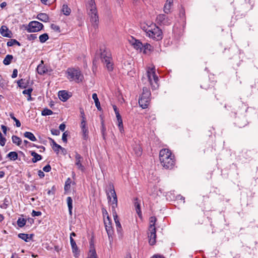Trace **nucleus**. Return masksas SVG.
Segmentation results:
<instances>
[{
  "instance_id": "e433bc0d",
  "label": "nucleus",
  "mask_w": 258,
  "mask_h": 258,
  "mask_svg": "<svg viewBox=\"0 0 258 258\" xmlns=\"http://www.w3.org/2000/svg\"><path fill=\"white\" fill-rule=\"evenodd\" d=\"M53 114V111L47 108H44L42 111H41V115L42 116H46V115H50Z\"/></svg>"
},
{
  "instance_id": "a878e982",
  "label": "nucleus",
  "mask_w": 258,
  "mask_h": 258,
  "mask_svg": "<svg viewBox=\"0 0 258 258\" xmlns=\"http://www.w3.org/2000/svg\"><path fill=\"white\" fill-rule=\"evenodd\" d=\"M61 11L64 15L69 16L71 14V9L67 4H63L62 6Z\"/></svg>"
},
{
  "instance_id": "4be33fe9",
  "label": "nucleus",
  "mask_w": 258,
  "mask_h": 258,
  "mask_svg": "<svg viewBox=\"0 0 258 258\" xmlns=\"http://www.w3.org/2000/svg\"><path fill=\"white\" fill-rule=\"evenodd\" d=\"M70 243L72 248L73 252L75 253H77L79 252V249L75 240L73 238V237H70Z\"/></svg>"
},
{
  "instance_id": "f8f14e48",
  "label": "nucleus",
  "mask_w": 258,
  "mask_h": 258,
  "mask_svg": "<svg viewBox=\"0 0 258 258\" xmlns=\"http://www.w3.org/2000/svg\"><path fill=\"white\" fill-rule=\"evenodd\" d=\"M148 230L149 243L150 245H154L156 242V229H153V227H151V229H148Z\"/></svg>"
},
{
  "instance_id": "3c124183",
  "label": "nucleus",
  "mask_w": 258,
  "mask_h": 258,
  "mask_svg": "<svg viewBox=\"0 0 258 258\" xmlns=\"http://www.w3.org/2000/svg\"><path fill=\"white\" fill-rule=\"evenodd\" d=\"M68 135L67 132H65L62 134V140L64 143H66L67 142V137Z\"/></svg>"
},
{
  "instance_id": "4d7b16f0",
  "label": "nucleus",
  "mask_w": 258,
  "mask_h": 258,
  "mask_svg": "<svg viewBox=\"0 0 258 258\" xmlns=\"http://www.w3.org/2000/svg\"><path fill=\"white\" fill-rule=\"evenodd\" d=\"M0 138H1L0 145L2 146H4L6 144V139L3 137H0Z\"/></svg>"
},
{
  "instance_id": "7c9ffc66",
  "label": "nucleus",
  "mask_w": 258,
  "mask_h": 258,
  "mask_svg": "<svg viewBox=\"0 0 258 258\" xmlns=\"http://www.w3.org/2000/svg\"><path fill=\"white\" fill-rule=\"evenodd\" d=\"M13 59V56L11 54H8L6 55L3 60V63L5 65H9Z\"/></svg>"
},
{
  "instance_id": "9b49d317",
  "label": "nucleus",
  "mask_w": 258,
  "mask_h": 258,
  "mask_svg": "<svg viewBox=\"0 0 258 258\" xmlns=\"http://www.w3.org/2000/svg\"><path fill=\"white\" fill-rule=\"evenodd\" d=\"M172 18H169L165 14L158 15L156 19V23L160 25L168 26L171 24Z\"/></svg>"
},
{
  "instance_id": "58836bf2",
  "label": "nucleus",
  "mask_w": 258,
  "mask_h": 258,
  "mask_svg": "<svg viewBox=\"0 0 258 258\" xmlns=\"http://www.w3.org/2000/svg\"><path fill=\"white\" fill-rule=\"evenodd\" d=\"M9 205V198L6 197L4 200V203L1 205V208L3 209H7Z\"/></svg>"
},
{
  "instance_id": "b1692460",
  "label": "nucleus",
  "mask_w": 258,
  "mask_h": 258,
  "mask_svg": "<svg viewBox=\"0 0 258 258\" xmlns=\"http://www.w3.org/2000/svg\"><path fill=\"white\" fill-rule=\"evenodd\" d=\"M92 98L94 100L95 106L98 109V110H101V107L100 106V103L96 93H93L92 94Z\"/></svg>"
},
{
  "instance_id": "6e6552de",
  "label": "nucleus",
  "mask_w": 258,
  "mask_h": 258,
  "mask_svg": "<svg viewBox=\"0 0 258 258\" xmlns=\"http://www.w3.org/2000/svg\"><path fill=\"white\" fill-rule=\"evenodd\" d=\"M68 78L70 81H75L76 83L81 82L84 76L79 70L69 69L67 71Z\"/></svg>"
},
{
  "instance_id": "aec40b11",
  "label": "nucleus",
  "mask_w": 258,
  "mask_h": 258,
  "mask_svg": "<svg viewBox=\"0 0 258 258\" xmlns=\"http://www.w3.org/2000/svg\"><path fill=\"white\" fill-rule=\"evenodd\" d=\"M36 18L39 20L43 22H47L49 21V17L46 13H39L37 15Z\"/></svg>"
},
{
  "instance_id": "37998d69",
  "label": "nucleus",
  "mask_w": 258,
  "mask_h": 258,
  "mask_svg": "<svg viewBox=\"0 0 258 258\" xmlns=\"http://www.w3.org/2000/svg\"><path fill=\"white\" fill-rule=\"evenodd\" d=\"M71 179H70V178H68L65 182L64 187V189L66 191L70 189V187H71Z\"/></svg>"
},
{
  "instance_id": "5fc2aeb1",
  "label": "nucleus",
  "mask_w": 258,
  "mask_h": 258,
  "mask_svg": "<svg viewBox=\"0 0 258 258\" xmlns=\"http://www.w3.org/2000/svg\"><path fill=\"white\" fill-rule=\"evenodd\" d=\"M57 148L60 149V150L61 151V154L62 155H66L67 154V150L65 148L62 147L60 145H59Z\"/></svg>"
},
{
  "instance_id": "f704fd0d",
  "label": "nucleus",
  "mask_w": 258,
  "mask_h": 258,
  "mask_svg": "<svg viewBox=\"0 0 258 258\" xmlns=\"http://www.w3.org/2000/svg\"><path fill=\"white\" fill-rule=\"evenodd\" d=\"M156 221H157V219L155 217H151L150 218V226L149 227V229H151V227H153V228L156 229L155 225Z\"/></svg>"
},
{
  "instance_id": "79ce46f5",
  "label": "nucleus",
  "mask_w": 258,
  "mask_h": 258,
  "mask_svg": "<svg viewBox=\"0 0 258 258\" xmlns=\"http://www.w3.org/2000/svg\"><path fill=\"white\" fill-rule=\"evenodd\" d=\"M89 258H97L96 250L94 247L91 248L89 251Z\"/></svg>"
},
{
  "instance_id": "473e14b6",
  "label": "nucleus",
  "mask_w": 258,
  "mask_h": 258,
  "mask_svg": "<svg viewBox=\"0 0 258 258\" xmlns=\"http://www.w3.org/2000/svg\"><path fill=\"white\" fill-rule=\"evenodd\" d=\"M39 39L40 42L42 43H43L49 39V36L47 33H44L39 36Z\"/></svg>"
},
{
  "instance_id": "5701e85b",
  "label": "nucleus",
  "mask_w": 258,
  "mask_h": 258,
  "mask_svg": "<svg viewBox=\"0 0 258 258\" xmlns=\"http://www.w3.org/2000/svg\"><path fill=\"white\" fill-rule=\"evenodd\" d=\"M17 83L18 86L20 88H22V89L26 88L28 87V84H29V82L28 81L26 82H25L24 80H23V79H21L18 80L17 82Z\"/></svg>"
},
{
  "instance_id": "cd10ccee",
  "label": "nucleus",
  "mask_w": 258,
  "mask_h": 258,
  "mask_svg": "<svg viewBox=\"0 0 258 258\" xmlns=\"http://www.w3.org/2000/svg\"><path fill=\"white\" fill-rule=\"evenodd\" d=\"M24 136L25 138H28L31 141L34 142V141H36L37 140V139H36V137H35V136L34 135V134L33 133H32L31 132H26L24 134Z\"/></svg>"
},
{
  "instance_id": "49530a36",
  "label": "nucleus",
  "mask_w": 258,
  "mask_h": 258,
  "mask_svg": "<svg viewBox=\"0 0 258 258\" xmlns=\"http://www.w3.org/2000/svg\"><path fill=\"white\" fill-rule=\"evenodd\" d=\"M118 126L119 131L121 133H122V132L124 131V130H123V122H122V120L118 121Z\"/></svg>"
},
{
  "instance_id": "09e8293b",
  "label": "nucleus",
  "mask_w": 258,
  "mask_h": 258,
  "mask_svg": "<svg viewBox=\"0 0 258 258\" xmlns=\"http://www.w3.org/2000/svg\"><path fill=\"white\" fill-rule=\"evenodd\" d=\"M142 29L145 31L146 32V33H147V35H148V31H147V30H150L151 28V25H145V26H142Z\"/></svg>"
},
{
  "instance_id": "13d9d810",
  "label": "nucleus",
  "mask_w": 258,
  "mask_h": 258,
  "mask_svg": "<svg viewBox=\"0 0 258 258\" xmlns=\"http://www.w3.org/2000/svg\"><path fill=\"white\" fill-rule=\"evenodd\" d=\"M49 140L50 141V143L52 144V146H54L55 147H58V146L59 145L57 144L55 141L52 139V138H48Z\"/></svg>"
},
{
  "instance_id": "e2e57ef3",
  "label": "nucleus",
  "mask_w": 258,
  "mask_h": 258,
  "mask_svg": "<svg viewBox=\"0 0 258 258\" xmlns=\"http://www.w3.org/2000/svg\"><path fill=\"white\" fill-rule=\"evenodd\" d=\"M38 176L41 178L44 177L45 176L44 173L43 172V171H41V170H39L38 171Z\"/></svg>"
},
{
  "instance_id": "c03bdc74",
  "label": "nucleus",
  "mask_w": 258,
  "mask_h": 258,
  "mask_svg": "<svg viewBox=\"0 0 258 258\" xmlns=\"http://www.w3.org/2000/svg\"><path fill=\"white\" fill-rule=\"evenodd\" d=\"M51 28L52 29H53L54 31H56V32H60V27L59 26L56 25H55L54 24H52L51 25Z\"/></svg>"
},
{
  "instance_id": "6ab92c4d",
  "label": "nucleus",
  "mask_w": 258,
  "mask_h": 258,
  "mask_svg": "<svg viewBox=\"0 0 258 258\" xmlns=\"http://www.w3.org/2000/svg\"><path fill=\"white\" fill-rule=\"evenodd\" d=\"M82 117L83 118L81 124V127L82 130V132L83 133H89L88 127L86 125V121L85 118L84 117V113L83 112H81Z\"/></svg>"
},
{
  "instance_id": "20e7f679",
  "label": "nucleus",
  "mask_w": 258,
  "mask_h": 258,
  "mask_svg": "<svg viewBox=\"0 0 258 258\" xmlns=\"http://www.w3.org/2000/svg\"><path fill=\"white\" fill-rule=\"evenodd\" d=\"M100 57L106 69L109 72L113 71L114 69V63L111 54L109 51L106 49L103 50L100 53Z\"/></svg>"
},
{
  "instance_id": "a19ab883",
  "label": "nucleus",
  "mask_w": 258,
  "mask_h": 258,
  "mask_svg": "<svg viewBox=\"0 0 258 258\" xmlns=\"http://www.w3.org/2000/svg\"><path fill=\"white\" fill-rule=\"evenodd\" d=\"M19 238L24 240L25 242H29L28 234L25 233H19L18 235Z\"/></svg>"
},
{
  "instance_id": "8fccbe9b",
  "label": "nucleus",
  "mask_w": 258,
  "mask_h": 258,
  "mask_svg": "<svg viewBox=\"0 0 258 258\" xmlns=\"http://www.w3.org/2000/svg\"><path fill=\"white\" fill-rule=\"evenodd\" d=\"M50 131L53 135L58 136L60 134V131L57 129L52 128Z\"/></svg>"
},
{
  "instance_id": "ea45409f",
  "label": "nucleus",
  "mask_w": 258,
  "mask_h": 258,
  "mask_svg": "<svg viewBox=\"0 0 258 258\" xmlns=\"http://www.w3.org/2000/svg\"><path fill=\"white\" fill-rule=\"evenodd\" d=\"M10 116L16 122V125L17 127L21 126V124L20 121L14 116L13 113H11L10 114Z\"/></svg>"
},
{
  "instance_id": "a211bd4d",
  "label": "nucleus",
  "mask_w": 258,
  "mask_h": 258,
  "mask_svg": "<svg viewBox=\"0 0 258 258\" xmlns=\"http://www.w3.org/2000/svg\"><path fill=\"white\" fill-rule=\"evenodd\" d=\"M173 5V1H166V3L164 6V12L165 14H168L172 12V7Z\"/></svg>"
},
{
  "instance_id": "f257e3e1",
  "label": "nucleus",
  "mask_w": 258,
  "mask_h": 258,
  "mask_svg": "<svg viewBox=\"0 0 258 258\" xmlns=\"http://www.w3.org/2000/svg\"><path fill=\"white\" fill-rule=\"evenodd\" d=\"M106 193L108 203L111 205L113 217L116 225L117 231L118 233H121L122 229L115 211V208L117 207V198L112 183H110L109 184L107 189L106 190Z\"/></svg>"
},
{
  "instance_id": "ddd939ff",
  "label": "nucleus",
  "mask_w": 258,
  "mask_h": 258,
  "mask_svg": "<svg viewBox=\"0 0 258 258\" xmlns=\"http://www.w3.org/2000/svg\"><path fill=\"white\" fill-rule=\"evenodd\" d=\"M75 165L77 166V168L81 170L82 171H84L85 169V168L84 165H82V162L83 160V157L77 152H76L75 154Z\"/></svg>"
},
{
  "instance_id": "69168bd1",
  "label": "nucleus",
  "mask_w": 258,
  "mask_h": 258,
  "mask_svg": "<svg viewBox=\"0 0 258 258\" xmlns=\"http://www.w3.org/2000/svg\"><path fill=\"white\" fill-rule=\"evenodd\" d=\"M1 128L3 130V133L6 135L7 134V127L4 125H1Z\"/></svg>"
},
{
  "instance_id": "bb28decb",
  "label": "nucleus",
  "mask_w": 258,
  "mask_h": 258,
  "mask_svg": "<svg viewBox=\"0 0 258 258\" xmlns=\"http://www.w3.org/2000/svg\"><path fill=\"white\" fill-rule=\"evenodd\" d=\"M134 201H134V206L135 207L136 212H137V214H138V215L139 216H140V215H141V209L140 204L138 202V198L135 199Z\"/></svg>"
},
{
  "instance_id": "0e129e2a",
  "label": "nucleus",
  "mask_w": 258,
  "mask_h": 258,
  "mask_svg": "<svg viewBox=\"0 0 258 258\" xmlns=\"http://www.w3.org/2000/svg\"><path fill=\"white\" fill-rule=\"evenodd\" d=\"M59 128L61 131H64L66 128V124L64 123L60 124L59 126Z\"/></svg>"
},
{
  "instance_id": "680f3d73",
  "label": "nucleus",
  "mask_w": 258,
  "mask_h": 258,
  "mask_svg": "<svg viewBox=\"0 0 258 258\" xmlns=\"http://www.w3.org/2000/svg\"><path fill=\"white\" fill-rule=\"evenodd\" d=\"M18 75V71L17 69H14L13 71V74L12 75V78H15L17 77Z\"/></svg>"
},
{
  "instance_id": "c9c22d12",
  "label": "nucleus",
  "mask_w": 258,
  "mask_h": 258,
  "mask_svg": "<svg viewBox=\"0 0 258 258\" xmlns=\"http://www.w3.org/2000/svg\"><path fill=\"white\" fill-rule=\"evenodd\" d=\"M26 223V220L24 218H19L17 220V225L20 227H24Z\"/></svg>"
},
{
  "instance_id": "39448f33",
  "label": "nucleus",
  "mask_w": 258,
  "mask_h": 258,
  "mask_svg": "<svg viewBox=\"0 0 258 258\" xmlns=\"http://www.w3.org/2000/svg\"><path fill=\"white\" fill-rule=\"evenodd\" d=\"M146 76L152 89H157L159 87V79L156 74L155 68H149L147 71Z\"/></svg>"
},
{
  "instance_id": "9d476101",
  "label": "nucleus",
  "mask_w": 258,
  "mask_h": 258,
  "mask_svg": "<svg viewBox=\"0 0 258 258\" xmlns=\"http://www.w3.org/2000/svg\"><path fill=\"white\" fill-rule=\"evenodd\" d=\"M43 27L44 26L41 23L36 21H33L29 23L26 30L29 33L37 32L42 30Z\"/></svg>"
},
{
  "instance_id": "bf43d9fd",
  "label": "nucleus",
  "mask_w": 258,
  "mask_h": 258,
  "mask_svg": "<svg viewBox=\"0 0 258 258\" xmlns=\"http://www.w3.org/2000/svg\"><path fill=\"white\" fill-rule=\"evenodd\" d=\"M102 215L103 216L104 219L105 218V217H106V219H107V216H109V215H108V214L105 208H103L102 209Z\"/></svg>"
},
{
  "instance_id": "412c9836",
  "label": "nucleus",
  "mask_w": 258,
  "mask_h": 258,
  "mask_svg": "<svg viewBox=\"0 0 258 258\" xmlns=\"http://www.w3.org/2000/svg\"><path fill=\"white\" fill-rule=\"evenodd\" d=\"M30 154L33 157V158L32 159V161L34 163L41 160L42 158V156L39 155L34 151H30Z\"/></svg>"
},
{
  "instance_id": "393cba45",
  "label": "nucleus",
  "mask_w": 258,
  "mask_h": 258,
  "mask_svg": "<svg viewBox=\"0 0 258 258\" xmlns=\"http://www.w3.org/2000/svg\"><path fill=\"white\" fill-rule=\"evenodd\" d=\"M67 202L69 209V214L70 215V216H72L73 209V200L72 198L70 197H68L67 199Z\"/></svg>"
},
{
  "instance_id": "2f4dec72",
  "label": "nucleus",
  "mask_w": 258,
  "mask_h": 258,
  "mask_svg": "<svg viewBox=\"0 0 258 258\" xmlns=\"http://www.w3.org/2000/svg\"><path fill=\"white\" fill-rule=\"evenodd\" d=\"M12 140L13 143L18 146H20L22 143L21 139L17 136L13 135L12 137Z\"/></svg>"
},
{
  "instance_id": "774afa93",
  "label": "nucleus",
  "mask_w": 258,
  "mask_h": 258,
  "mask_svg": "<svg viewBox=\"0 0 258 258\" xmlns=\"http://www.w3.org/2000/svg\"><path fill=\"white\" fill-rule=\"evenodd\" d=\"M52 148L53 150H54V151L56 153V154L58 153V152L60 150L59 148H58L57 147H55L54 146H52Z\"/></svg>"
},
{
  "instance_id": "1a4fd4ad",
  "label": "nucleus",
  "mask_w": 258,
  "mask_h": 258,
  "mask_svg": "<svg viewBox=\"0 0 258 258\" xmlns=\"http://www.w3.org/2000/svg\"><path fill=\"white\" fill-rule=\"evenodd\" d=\"M104 223L110 244H111L113 241L112 235H113L114 231L112 226L111 221L109 216H107V219H104Z\"/></svg>"
},
{
  "instance_id": "052dcab7",
  "label": "nucleus",
  "mask_w": 258,
  "mask_h": 258,
  "mask_svg": "<svg viewBox=\"0 0 258 258\" xmlns=\"http://www.w3.org/2000/svg\"><path fill=\"white\" fill-rule=\"evenodd\" d=\"M151 258H165V257L163 255L160 254H155L153 255Z\"/></svg>"
},
{
  "instance_id": "6e6d98bb",
  "label": "nucleus",
  "mask_w": 258,
  "mask_h": 258,
  "mask_svg": "<svg viewBox=\"0 0 258 258\" xmlns=\"http://www.w3.org/2000/svg\"><path fill=\"white\" fill-rule=\"evenodd\" d=\"M55 186H53L51 188V190H49L48 191H47V194L48 195H54L55 194Z\"/></svg>"
},
{
  "instance_id": "864d4df0",
  "label": "nucleus",
  "mask_w": 258,
  "mask_h": 258,
  "mask_svg": "<svg viewBox=\"0 0 258 258\" xmlns=\"http://www.w3.org/2000/svg\"><path fill=\"white\" fill-rule=\"evenodd\" d=\"M51 167L49 164H47L43 168V170L44 172H48L51 170Z\"/></svg>"
},
{
  "instance_id": "c756f323",
  "label": "nucleus",
  "mask_w": 258,
  "mask_h": 258,
  "mask_svg": "<svg viewBox=\"0 0 258 258\" xmlns=\"http://www.w3.org/2000/svg\"><path fill=\"white\" fill-rule=\"evenodd\" d=\"M143 52L147 54L153 49V47L150 44L146 43L143 44Z\"/></svg>"
},
{
  "instance_id": "c85d7f7f",
  "label": "nucleus",
  "mask_w": 258,
  "mask_h": 258,
  "mask_svg": "<svg viewBox=\"0 0 258 258\" xmlns=\"http://www.w3.org/2000/svg\"><path fill=\"white\" fill-rule=\"evenodd\" d=\"M7 157L9 158L11 160L15 161L18 159V155L16 152L12 151L7 154Z\"/></svg>"
},
{
  "instance_id": "2eb2a0df",
  "label": "nucleus",
  "mask_w": 258,
  "mask_h": 258,
  "mask_svg": "<svg viewBox=\"0 0 258 258\" xmlns=\"http://www.w3.org/2000/svg\"><path fill=\"white\" fill-rule=\"evenodd\" d=\"M58 96L60 100L65 102L69 99L71 96L66 90L59 91L58 93Z\"/></svg>"
},
{
  "instance_id": "f3484780",
  "label": "nucleus",
  "mask_w": 258,
  "mask_h": 258,
  "mask_svg": "<svg viewBox=\"0 0 258 258\" xmlns=\"http://www.w3.org/2000/svg\"><path fill=\"white\" fill-rule=\"evenodd\" d=\"M132 45L134 48L137 50L140 49V51H142L143 50V44L140 40L136 39L133 37H132Z\"/></svg>"
},
{
  "instance_id": "a18cd8bd",
  "label": "nucleus",
  "mask_w": 258,
  "mask_h": 258,
  "mask_svg": "<svg viewBox=\"0 0 258 258\" xmlns=\"http://www.w3.org/2000/svg\"><path fill=\"white\" fill-rule=\"evenodd\" d=\"M27 38L29 41L34 40L37 38V34L27 35Z\"/></svg>"
},
{
  "instance_id": "de8ad7c7",
  "label": "nucleus",
  "mask_w": 258,
  "mask_h": 258,
  "mask_svg": "<svg viewBox=\"0 0 258 258\" xmlns=\"http://www.w3.org/2000/svg\"><path fill=\"white\" fill-rule=\"evenodd\" d=\"M33 91V89L32 88H29L28 89H25L23 91L22 93L24 95H29L31 94L32 92Z\"/></svg>"
},
{
  "instance_id": "7ed1b4c3",
  "label": "nucleus",
  "mask_w": 258,
  "mask_h": 258,
  "mask_svg": "<svg viewBox=\"0 0 258 258\" xmlns=\"http://www.w3.org/2000/svg\"><path fill=\"white\" fill-rule=\"evenodd\" d=\"M87 14L92 26L96 29L99 24V16L95 1H89L86 4Z\"/></svg>"
},
{
  "instance_id": "f03ea898",
  "label": "nucleus",
  "mask_w": 258,
  "mask_h": 258,
  "mask_svg": "<svg viewBox=\"0 0 258 258\" xmlns=\"http://www.w3.org/2000/svg\"><path fill=\"white\" fill-rule=\"evenodd\" d=\"M160 161L166 169H172L175 165L174 157L168 149H162L159 153Z\"/></svg>"
},
{
  "instance_id": "338daca9",
  "label": "nucleus",
  "mask_w": 258,
  "mask_h": 258,
  "mask_svg": "<svg viewBox=\"0 0 258 258\" xmlns=\"http://www.w3.org/2000/svg\"><path fill=\"white\" fill-rule=\"evenodd\" d=\"M88 138V133H83V138L86 140Z\"/></svg>"
},
{
  "instance_id": "72a5a7b5",
  "label": "nucleus",
  "mask_w": 258,
  "mask_h": 258,
  "mask_svg": "<svg viewBox=\"0 0 258 258\" xmlns=\"http://www.w3.org/2000/svg\"><path fill=\"white\" fill-rule=\"evenodd\" d=\"M7 44V46L9 47L12 46L15 44L19 46H21V43L19 42H18L17 40L14 39H12L10 40L9 41H8Z\"/></svg>"
},
{
  "instance_id": "423d86ee",
  "label": "nucleus",
  "mask_w": 258,
  "mask_h": 258,
  "mask_svg": "<svg viewBox=\"0 0 258 258\" xmlns=\"http://www.w3.org/2000/svg\"><path fill=\"white\" fill-rule=\"evenodd\" d=\"M151 92L147 87H143L142 94L139 100V104L143 109L148 107L150 101Z\"/></svg>"
},
{
  "instance_id": "dca6fc26",
  "label": "nucleus",
  "mask_w": 258,
  "mask_h": 258,
  "mask_svg": "<svg viewBox=\"0 0 258 258\" xmlns=\"http://www.w3.org/2000/svg\"><path fill=\"white\" fill-rule=\"evenodd\" d=\"M41 63L39 64L37 68V73L41 75H44L47 71V68L44 65H43V61H41Z\"/></svg>"
},
{
  "instance_id": "603ef678",
  "label": "nucleus",
  "mask_w": 258,
  "mask_h": 258,
  "mask_svg": "<svg viewBox=\"0 0 258 258\" xmlns=\"http://www.w3.org/2000/svg\"><path fill=\"white\" fill-rule=\"evenodd\" d=\"M42 213L40 211H35V210H33L31 213V215L32 217L35 216H39L41 215Z\"/></svg>"
},
{
  "instance_id": "4c0bfd02",
  "label": "nucleus",
  "mask_w": 258,
  "mask_h": 258,
  "mask_svg": "<svg viewBox=\"0 0 258 258\" xmlns=\"http://www.w3.org/2000/svg\"><path fill=\"white\" fill-rule=\"evenodd\" d=\"M101 132L103 139L105 140L106 127L103 120L101 121Z\"/></svg>"
},
{
  "instance_id": "0eeeda50",
  "label": "nucleus",
  "mask_w": 258,
  "mask_h": 258,
  "mask_svg": "<svg viewBox=\"0 0 258 258\" xmlns=\"http://www.w3.org/2000/svg\"><path fill=\"white\" fill-rule=\"evenodd\" d=\"M148 36L156 41L160 40L163 38V33L161 29L156 26L155 24H151L150 30H147Z\"/></svg>"
},
{
  "instance_id": "4468645a",
  "label": "nucleus",
  "mask_w": 258,
  "mask_h": 258,
  "mask_svg": "<svg viewBox=\"0 0 258 258\" xmlns=\"http://www.w3.org/2000/svg\"><path fill=\"white\" fill-rule=\"evenodd\" d=\"M1 34L5 37L11 38L12 37V32L8 29L6 25H3L0 28Z\"/></svg>"
}]
</instances>
